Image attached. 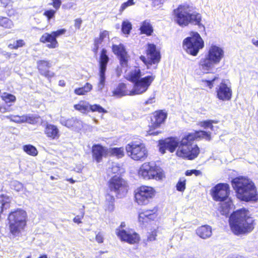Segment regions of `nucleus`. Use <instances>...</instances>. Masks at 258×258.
<instances>
[{
  "mask_svg": "<svg viewBox=\"0 0 258 258\" xmlns=\"http://www.w3.org/2000/svg\"><path fill=\"white\" fill-rule=\"evenodd\" d=\"M90 110L92 112H97L99 113H106L107 110L98 104L90 105Z\"/></svg>",
  "mask_w": 258,
  "mask_h": 258,
  "instance_id": "nucleus-40",
  "label": "nucleus"
},
{
  "mask_svg": "<svg viewBox=\"0 0 258 258\" xmlns=\"http://www.w3.org/2000/svg\"><path fill=\"white\" fill-rule=\"evenodd\" d=\"M56 13V11L53 10H49L46 11L44 13V15H45L48 19V20H50V19L52 18Z\"/></svg>",
  "mask_w": 258,
  "mask_h": 258,
  "instance_id": "nucleus-49",
  "label": "nucleus"
},
{
  "mask_svg": "<svg viewBox=\"0 0 258 258\" xmlns=\"http://www.w3.org/2000/svg\"><path fill=\"white\" fill-rule=\"evenodd\" d=\"M157 209L154 208L152 210H147L139 215V221L143 223L147 222L148 220H154L156 217Z\"/></svg>",
  "mask_w": 258,
  "mask_h": 258,
  "instance_id": "nucleus-24",
  "label": "nucleus"
},
{
  "mask_svg": "<svg viewBox=\"0 0 258 258\" xmlns=\"http://www.w3.org/2000/svg\"><path fill=\"white\" fill-rule=\"evenodd\" d=\"M8 111H9V110L6 107L0 105V112L1 113H5Z\"/></svg>",
  "mask_w": 258,
  "mask_h": 258,
  "instance_id": "nucleus-61",
  "label": "nucleus"
},
{
  "mask_svg": "<svg viewBox=\"0 0 258 258\" xmlns=\"http://www.w3.org/2000/svg\"><path fill=\"white\" fill-rule=\"evenodd\" d=\"M110 153L117 158H121L124 156V149L122 147L112 148L110 149Z\"/></svg>",
  "mask_w": 258,
  "mask_h": 258,
  "instance_id": "nucleus-38",
  "label": "nucleus"
},
{
  "mask_svg": "<svg viewBox=\"0 0 258 258\" xmlns=\"http://www.w3.org/2000/svg\"><path fill=\"white\" fill-rule=\"evenodd\" d=\"M114 201L115 199L113 196L109 193L105 195V199L104 203V208L105 211L112 212L114 210Z\"/></svg>",
  "mask_w": 258,
  "mask_h": 258,
  "instance_id": "nucleus-30",
  "label": "nucleus"
},
{
  "mask_svg": "<svg viewBox=\"0 0 258 258\" xmlns=\"http://www.w3.org/2000/svg\"><path fill=\"white\" fill-rule=\"evenodd\" d=\"M185 177L180 178L176 185V189L179 191H183L185 189Z\"/></svg>",
  "mask_w": 258,
  "mask_h": 258,
  "instance_id": "nucleus-41",
  "label": "nucleus"
},
{
  "mask_svg": "<svg viewBox=\"0 0 258 258\" xmlns=\"http://www.w3.org/2000/svg\"><path fill=\"white\" fill-rule=\"evenodd\" d=\"M21 123H29L30 124H34L36 122V118L32 114H25L20 116Z\"/></svg>",
  "mask_w": 258,
  "mask_h": 258,
  "instance_id": "nucleus-36",
  "label": "nucleus"
},
{
  "mask_svg": "<svg viewBox=\"0 0 258 258\" xmlns=\"http://www.w3.org/2000/svg\"><path fill=\"white\" fill-rule=\"evenodd\" d=\"M108 32L107 31H103L100 33L99 37H100V39L104 40L105 38L108 37Z\"/></svg>",
  "mask_w": 258,
  "mask_h": 258,
  "instance_id": "nucleus-53",
  "label": "nucleus"
},
{
  "mask_svg": "<svg viewBox=\"0 0 258 258\" xmlns=\"http://www.w3.org/2000/svg\"><path fill=\"white\" fill-rule=\"evenodd\" d=\"M113 95L117 97H120L126 95H132L131 90L128 91L126 89L125 84L120 83L116 88L113 91Z\"/></svg>",
  "mask_w": 258,
  "mask_h": 258,
  "instance_id": "nucleus-28",
  "label": "nucleus"
},
{
  "mask_svg": "<svg viewBox=\"0 0 258 258\" xmlns=\"http://www.w3.org/2000/svg\"><path fill=\"white\" fill-rule=\"evenodd\" d=\"M37 68L41 75L44 76L47 78L53 77L54 74L49 71L51 67V63L49 61L42 60L37 62Z\"/></svg>",
  "mask_w": 258,
  "mask_h": 258,
  "instance_id": "nucleus-19",
  "label": "nucleus"
},
{
  "mask_svg": "<svg viewBox=\"0 0 258 258\" xmlns=\"http://www.w3.org/2000/svg\"><path fill=\"white\" fill-rule=\"evenodd\" d=\"M196 233L201 238L206 239L212 235V228L209 225H203L197 229Z\"/></svg>",
  "mask_w": 258,
  "mask_h": 258,
  "instance_id": "nucleus-26",
  "label": "nucleus"
},
{
  "mask_svg": "<svg viewBox=\"0 0 258 258\" xmlns=\"http://www.w3.org/2000/svg\"><path fill=\"white\" fill-rule=\"evenodd\" d=\"M175 21L180 26H186L189 23L198 25L200 28H205L201 23L202 17L200 14L193 12L187 6L180 5L173 11Z\"/></svg>",
  "mask_w": 258,
  "mask_h": 258,
  "instance_id": "nucleus-4",
  "label": "nucleus"
},
{
  "mask_svg": "<svg viewBox=\"0 0 258 258\" xmlns=\"http://www.w3.org/2000/svg\"><path fill=\"white\" fill-rule=\"evenodd\" d=\"M120 170V167L117 163H113L112 165V167L109 168L108 172H111L113 173H118Z\"/></svg>",
  "mask_w": 258,
  "mask_h": 258,
  "instance_id": "nucleus-47",
  "label": "nucleus"
},
{
  "mask_svg": "<svg viewBox=\"0 0 258 258\" xmlns=\"http://www.w3.org/2000/svg\"><path fill=\"white\" fill-rule=\"evenodd\" d=\"M115 233L121 241L126 242L131 244L138 243L140 240V236L138 233L133 229H116Z\"/></svg>",
  "mask_w": 258,
  "mask_h": 258,
  "instance_id": "nucleus-14",
  "label": "nucleus"
},
{
  "mask_svg": "<svg viewBox=\"0 0 258 258\" xmlns=\"http://www.w3.org/2000/svg\"><path fill=\"white\" fill-rule=\"evenodd\" d=\"M109 57L107 55V50L102 49L99 59V80L98 84V90L102 91L105 85V72L107 64L109 61Z\"/></svg>",
  "mask_w": 258,
  "mask_h": 258,
  "instance_id": "nucleus-13",
  "label": "nucleus"
},
{
  "mask_svg": "<svg viewBox=\"0 0 258 258\" xmlns=\"http://www.w3.org/2000/svg\"><path fill=\"white\" fill-rule=\"evenodd\" d=\"M138 175L140 178L145 180H160L164 177L163 170L153 162L143 163L138 170Z\"/></svg>",
  "mask_w": 258,
  "mask_h": 258,
  "instance_id": "nucleus-6",
  "label": "nucleus"
},
{
  "mask_svg": "<svg viewBox=\"0 0 258 258\" xmlns=\"http://www.w3.org/2000/svg\"><path fill=\"white\" fill-rule=\"evenodd\" d=\"M194 141L188 135L179 141L177 138L171 137L160 142V152L164 154L167 150L173 153L177 148L176 155L183 158L192 160L199 155V148L193 143Z\"/></svg>",
  "mask_w": 258,
  "mask_h": 258,
  "instance_id": "nucleus-1",
  "label": "nucleus"
},
{
  "mask_svg": "<svg viewBox=\"0 0 258 258\" xmlns=\"http://www.w3.org/2000/svg\"><path fill=\"white\" fill-rule=\"evenodd\" d=\"M84 216V212L83 211L81 212V215H78L76 216L74 219L73 221L77 224H80L82 223L81 219H83Z\"/></svg>",
  "mask_w": 258,
  "mask_h": 258,
  "instance_id": "nucleus-50",
  "label": "nucleus"
},
{
  "mask_svg": "<svg viewBox=\"0 0 258 258\" xmlns=\"http://www.w3.org/2000/svg\"><path fill=\"white\" fill-rule=\"evenodd\" d=\"M15 43H16V45H15V46H14L15 48H18L19 47H21L24 44V42H23V41L22 40H17L15 42Z\"/></svg>",
  "mask_w": 258,
  "mask_h": 258,
  "instance_id": "nucleus-58",
  "label": "nucleus"
},
{
  "mask_svg": "<svg viewBox=\"0 0 258 258\" xmlns=\"http://www.w3.org/2000/svg\"><path fill=\"white\" fill-rule=\"evenodd\" d=\"M192 174H195L196 176H199L202 175V172L200 170L196 169L187 170L185 172V175L186 176H190Z\"/></svg>",
  "mask_w": 258,
  "mask_h": 258,
  "instance_id": "nucleus-48",
  "label": "nucleus"
},
{
  "mask_svg": "<svg viewBox=\"0 0 258 258\" xmlns=\"http://www.w3.org/2000/svg\"><path fill=\"white\" fill-rule=\"evenodd\" d=\"M165 0H153V4L155 6H158L162 4Z\"/></svg>",
  "mask_w": 258,
  "mask_h": 258,
  "instance_id": "nucleus-59",
  "label": "nucleus"
},
{
  "mask_svg": "<svg viewBox=\"0 0 258 258\" xmlns=\"http://www.w3.org/2000/svg\"><path fill=\"white\" fill-rule=\"evenodd\" d=\"M90 105L88 102L81 101L78 104L75 105L74 108L82 113H85L90 110Z\"/></svg>",
  "mask_w": 258,
  "mask_h": 258,
  "instance_id": "nucleus-33",
  "label": "nucleus"
},
{
  "mask_svg": "<svg viewBox=\"0 0 258 258\" xmlns=\"http://www.w3.org/2000/svg\"><path fill=\"white\" fill-rule=\"evenodd\" d=\"M211 194L216 201L226 202L222 203L220 207V213L222 215L227 216L230 213L231 201L228 199L229 186L227 183H219L211 189Z\"/></svg>",
  "mask_w": 258,
  "mask_h": 258,
  "instance_id": "nucleus-5",
  "label": "nucleus"
},
{
  "mask_svg": "<svg viewBox=\"0 0 258 258\" xmlns=\"http://www.w3.org/2000/svg\"><path fill=\"white\" fill-rule=\"evenodd\" d=\"M135 4L134 0H128L127 2L123 3L120 9V11H123L128 7L134 5Z\"/></svg>",
  "mask_w": 258,
  "mask_h": 258,
  "instance_id": "nucleus-45",
  "label": "nucleus"
},
{
  "mask_svg": "<svg viewBox=\"0 0 258 258\" xmlns=\"http://www.w3.org/2000/svg\"><path fill=\"white\" fill-rule=\"evenodd\" d=\"M217 122L218 121L216 120H208L201 122L200 123V125L201 126L205 128L209 127L212 130H213L214 127L213 125H212L213 123H217Z\"/></svg>",
  "mask_w": 258,
  "mask_h": 258,
  "instance_id": "nucleus-43",
  "label": "nucleus"
},
{
  "mask_svg": "<svg viewBox=\"0 0 258 258\" xmlns=\"http://www.w3.org/2000/svg\"><path fill=\"white\" fill-rule=\"evenodd\" d=\"M232 186L239 200L245 201H256L258 196L253 182L249 178L240 176L234 178L231 181Z\"/></svg>",
  "mask_w": 258,
  "mask_h": 258,
  "instance_id": "nucleus-3",
  "label": "nucleus"
},
{
  "mask_svg": "<svg viewBox=\"0 0 258 258\" xmlns=\"http://www.w3.org/2000/svg\"><path fill=\"white\" fill-rule=\"evenodd\" d=\"M96 240L97 241V242L99 243H101L103 242L104 237L102 233L99 232L98 234H96Z\"/></svg>",
  "mask_w": 258,
  "mask_h": 258,
  "instance_id": "nucleus-52",
  "label": "nucleus"
},
{
  "mask_svg": "<svg viewBox=\"0 0 258 258\" xmlns=\"http://www.w3.org/2000/svg\"><path fill=\"white\" fill-rule=\"evenodd\" d=\"M148 60L145 56H141L140 59L147 65L159 62L160 59V52L156 49V45L153 44H148L147 49Z\"/></svg>",
  "mask_w": 258,
  "mask_h": 258,
  "instance_id": "nucleus-16",
  "label": "nucleus"
},
{
  "mask_svg": "<svg viewBox=\"0 0 258 258\" xmlns=\"http://www.w3.org/2000/svg\"><path fill=\"white\" fill-rule=\"evenodd\" d=\"M103 40L101 39H100V37H99V38H96L95 39V41H94V43H96L97 44H100L103 41Z\"/></svg>",
  "mask_w": 258,
  "mask_h": 258,
  "instance_id": "nucleus-62",
  "label": "nucleus"
},
{
  "mask_svg": "<svg viewBox=\"0 0 258 258\" xmlns=\"http://www.w3.org/2000/svg\"><path fill=\"white\" fill-rule=\"evenodd\" d=\"M216 93L217 98L220 100L227 101L231 100L232 91L230 83L223 80L217 87Z\"/></svg>",
  "mask_w": 258,
  "mask_h": 258,
  "instance_id": "nucleus-15",
  "label": "nucleus"
},
{
  "mask_svg": "<svg viewBox=\"0 0 258 258\" xmlns=\"http://www.w3.org/2000/svg\"><path fill=\"white\" fill-rule=\"evenodd\" d=\"M110 190L115 193L119 198H121L127 191L126 182L120 177L114 176L108 183Z\"/></svg>",
  "mask_w": 258,
  "mask_h": 258,
  "instance_id": "nucleus-11",
  "label": "nucleus"
},
{
  "mask_svg": "<svg viewBox=\"0 0 258 258\" xmlns=\"http://www.w3.org/2000/svg\"><path fill=\"white\" fill-rule=\"evenodd\" d=\"M0 26L6 28L11 29L14 27V23L8 18L0 17Z\"/></svg>",
  "mask_w": 258,
  "mask_h": 258,
  "instance_id": "nucleus-37",
  "label": "nucleus"
},
{
  "mask_svg": "<svg viewBox=\"0 0 258 258\" xmlns=\"http://www.w3.org/2000/svg\"><path fill=\"white\" fill-rule=\"evenodd\" d=\"M52 6L54 8H55L56 10H58L61 4V0H52Z\"/></svg>",
  "mask_w": 258,
  "mask_h": 258,
  "instance_id": "nucleus-51",
  "label": "nucleus"
},
{
  "mask_svg": "<svg viewBox=\"0 0 258 258\" xmlns=\"http://www.w3.org/2000/svg\"><path fill=\"white\" fill-rule=\"evenodd\" d=\"M1 98L6 103H14L16 100L15 96L8 93H4L1 95Z\"/></svg>",
  "mask_w": 258,
  "mask_h": 258,
  "instance_id": "nucleus-39",
  "label": "nucleus"
},
{
  "mask_svg": "<svg viewBox=\"0 0 258 258\" xmlns=\"http://www.w3.org/2000/svg\"><path fill=\"white\" fill-rule=\"evenodd\" d=\"M82 22V21L80 19H76L75 22V27L76 28L79 29L81 27Z\"/></svg>",
  "mask_w": 258,
  "mask_h": 258,
  "instance_id": "nucleus-56",
  "label": "nucleus"
},
{
  "mask_svg": "<svg viewBox=\"0 0 258 258\" xmlns=\"http://www.w3.org/2000/svg\"><path fill=\"white\" fill-rule=\"evenodd\" d=\"M99 47V44H97L96 43H94V47L93 49V51H94V52L97 53Z\"/></svg>",
  "mask_w": 258,
  "mask_h": 258,
  "instance_id": "nucleus-63",
  "label": "nucleus"
},
{
  "mask_svg": "<svg viewBox=\"0 0 258 258\" xmlns=\"http://www.w3.org/2000/svg\"><path fill=\"white\" fill-rule=\"evenodd\" d=\"M59 132L57 126L51 124H47L44 130V133L46 136L52 140L58 139L59 137Z\"/></svg>",
  "mask_w": 258,
  "mask_h": 258,
  "instance_id": "nucleus-25",
  "label": "nucleus"
},
{
  "mask_svg": "<svg viewBox=\"0 0 258 258\" xmlns=\"http://www.w3.org/2000/svg\"><path fill=\"white\" fill-rule=\"evenodd\" d=\"M92 89V85L87 83L84 87L76 89L74 92L78 95H83L89 92Z\"/></svg>",
  "mask_w": 258,
  "mask_h": 258,
  "instance_id": "nucleus-34",
  "label": "nucleus"
},
{
  "mask_svg": "<svg viewBox=\"0 0 258 258\" xmlns=\"http://www.w3.org/2000/svg\"><path fill=\"white\" fill-rule=\"evenodd\" d=\"M40 41L44 43H48L47 47L49 48H55L58 46V42L51 33H44L40 37Z\"/></svg>",
  "mask_w": 258,
  "mask_h": 258,
  "instance_id": "nucleus-23",
  "label": "nucleus"
},
{
  "mask_svg": "<svg viewBox=\"0 0 258 258\" xmlns=\"http://www.w3.org/2000/svg\"><path fill=\"white\" fill-rule=\"evenodd\" d=\"M6 117L12 122L21 123L20 116L10 115L7 116Z\"/></svg>",
  "mask_w": 258,
  "mask_h": 258,
  "instance_id": "nucleus-46",
  "label": "nucleus"
},
{
  "mask_svg": "<svg viewBox=\"0 0 258 258\" xmlns=\"http://www.w3.org/2000/svg\"><path fill=\"white\" fill-rule=\"evenodd\" d=\"M155 192L151 186H141L135 191V201L139 205H147L155 196Z\"/></svg>",
  "mask_w": 258,
  "mask_h": 258,
  "instance_id": "nucleus-10",
  "label": "nucleus"
},
{
  "mask_svg": "<svg viewBox=\"0 0 258 258\" xmlns=\"http://www.w3.org/2000/svg\"><path fill=\"white\" fill-rule=\"evenodd\" d=\"M125 150L127 155L135 161H143L148 156V151L144 144L131 142L126 145Z\"/></svg>",
  "mask_w": 258,
  "mask_h": 258,
  "instance_id": "nucleus-9",
  "label": "nucleus"
},
{
  "mask_svg": "<svg viewBox=\"0 0 258 258\" xmlns=\"http://www.w3.org/2000/svg\"><path fill=\"white\" fill-rule=\"evenodd\" d=\"M166 117L167 114L163 111H155L151 118L152 126L154 128L158 127L165 121Z\"/></svg>",
  "mask_w": 258,
  "mask_h": 258,
  "instance_id": "nucleus-20",
  "label": "nucleus"
},
{
  "mask_svg": "<svg viewBox=\"0 0 258 258\" xmlns=\"http://www.w3.org/2000/svg\"><path fill=\"white\" fill-rule=\"evenodd\" d=\"M187 135L193 141L195 140H200L201 139H205L206 140L209 141L211 139L210 134L203 131H199L195 133H189Z\"/></svg>",
  "mask_w": 258,
  "mask_h": 258,
  "instance_id": "nucleus-31",
  "label": "nucleus"
},
{
  "mask_svg": "<svg viewBox=\"0 0 258 258\" xmlns=\"http://www.w3.org/2000/svg\"><path fill=\"white\" fill-rule=\"evenodd\" d=\"M156 232L153 231L148 237V240L149 241H152L155 240L156 239Z\"/></svg>",
  "mask_w": 258,
  "mask_h": 258,
  "instance_id": "nucleus-54",
  "label": "nucleus"
},
{
  "mask_svg": "<svg viewBox=\"0 0 258 258\" xmlns=\"http://www.w3.org/2000/svg\"><path fill=\"white\" fill-rule=\"evenodd\" d=\"M126 78L133 83L141 79L142 74L139 68L134 67L126 72Z\"/></svg>",
  "mask_w": 258,
  "mask_h": 258,
  "instance_id": "nucleus-22",
  "label": "nucleus"
},
{
  "mask_svg": "<svg viewBox=\"0 0 258 258\" xmlns=\"http://www.w3.org/2000/svg\"><path fill=\"white\" fill-rule=\"evenodd\" d=\"M107 152V149L99 144L94 145L92 147L93 157L98 163L101 161L102 157Z\"/></svg>",
  "mask_w": 258,
  "mask_h": 258,
  "instance_id": "nucleus-21",
  "label": "nucleus"
},
{
  "mask_svg": "<svg viewBox=\"0 0 258 258\" xmlns=\"http://www.w3.org/2000/svg\"><path fill=\"white\" fill-rule=\"evenodd\" d=\"M207 55L215 63H218L224 57V52L222 48L212 45L209 49Z\"/></svg>",
  "mask_w": 258,
  "mask_h": 258,
  "instance_id": "nucleus-17",
  "label": "nucleus"
},
{
  "mask_svg": "<svg viewBox=\"0 0 258 258\" xmlns=\"http://www.w3.org/2000/svg\"><path fill=\"white\" fill-rule=\"evenodd\" d=\"M155 79V76L150 75L143 77L134 83V87L131 90L133 95H140L147 91Z\"/></svg>",
  "mask_w": 258,
  "mask_h": 258,
  "instance_id": "nucleus-12",
  "label": "nucleus"
},
{
  "mask_svg": "<svg viewBox=\"0 0 258 258\" xmlns=\"http://www.w3.org/2000/svg\"><path fill=\"white\" fill-rule=\"evenodd\" d=\"M140 29L142 33L146 34L148 36L151 35L153 31L152 26L148 20H145L142 22Z\"/></svg>",
  "mask_w": 258,
  "mask_h": 258,
  "instance_id": "nucleus-32",
  "label": "nucleus"
},
{
  "mask_svg": "<svg viewBox=\"0 0 258 258\" xmlns=\"http://www.w3.org/2000/svg\"><path fill=\"white\" fill-rule=\"evenodd\" d=\"M26 213L22 210L11 212L9 216L11 232L18 235L26 225Z\"/></svg>",
  "mask_w": 258,
  "mask_h": 258,
  "instance_id": "nucleus-8",
  "label": "nucleus"
},
{
  "mask_svg": "<svg viewBox=\"0 0 258 258\" xmlns=\"http://www.w3.org/2000/svg\"><path fill=\"white\" fill-rule=\"evenodd\" d=\"M215 64L208 55L205 58L201 59L200 62V68L204 73H208L212 70Z\"/></svg>",
  "mask_w": 258,
  "mask_h": 258,
  "instance_id": "nucleus-27",
  "label": "nucleus"
},
{
  "mask_svg": "<svg viewBox=\"0 0 258 258\" xmlns=\"http://www.w3.org/2000/svg\"><path fill=\"white\" fill-rule=\"evenodd\" d=\"M182 46L187 53L196 56L199 50L204 47V42L198 32H191L190 36L184 39Z\"/></svg>",
  "mask_w": 258,
  "mask_h": 258,
  "instance_id": "nucleus-7",
  "label": "nucleus"
},
{
  "mask_svg": "<svg viewBox=\"0 0 258 258\" xmlns=\"http://www.w3.org/2000/svg\"><path fill=\"white\" fill-rule=\"evenodd\" d=\"M112 49L113 53L119 57L121 66H126L127 54L124 45L122 44L119 45L113 44L112 46Z\"/></svg>",
  "mask_w": 258,
  "mask_h": 258,
  "instance_id": "nucleus-18",
  "label": "nucleus"
},
{
  "mask_svg": "<svg viewBox=\"0 0 258 258\" xmlns=\"http://www.w3.org/2000/svg\"><path fill=\"white\" fill-rule=\"evenodd\" d=\"M154 100V97L150 98L148 100L146 101L145 102V104H152L153 102H155Z\"/></svg>",
  "mask_w": 258,
  "mask_h": 258,
  "instance_id": "nucleus-60",
  "label": "nucleus"
},
{
  "mask_svg": "<svg viewBox=\"0 0 258 258\" xmlns=\"http://www.w3.org/2000/svg\"><path fill=\"white\" fill-rule=\"evenodd\" d=\"M99 47V44H97L96 43H94V47L93 49V51H94V52L97 53Z\"/></svg>",
  "mask_w": 258,
  "mask_h": 258,
  "instance_id": "nucleus-64",
  "label": "nucleus"
},
{
  "mask_svg": "<svg viewBox=\"0 0 258 258\" xmlns=\"http://www.w3.org/2000/svg\"><path fill=\"white\" fill-rule=\"evenodd\" d=\"M254 220L246 209H240L230 216L229 223L232 232L236 235L251 232L254 228Z\"/></svg>",
  "mask_w": 258,
  "mask_h": 258,
  "instance_id": "nucleus-2",
  "label": "nucleus"
},
{
  "mask_svg": "<svg viewBox=\"0 0 258 258\" xmlns=\"http://www.w3.org/2000/svg\"><path fill=\"white\" fill-rule=\"evenodd\" d=\"M121 30L124 34H128L132 29V24L128 21H124L122 23Z\"/></svg>",
  "mask_w": 258,
  "mask_h": 258,
  "instance_id": "nucleus-42",
  "label": "nucleus"
},
{
  "mask_svg": "<svg viewBox=\"0 0 258 258\" xmlns=\"http://www.w3.org/2000/svg\"><path fill=\"white\" fill-rule=\"evenodd\" d=\"M216 77H215L212 80H208L205 81V82L206 85L209 87V88L211 89L213 87V82L216 80Z\"/></svg>",
  "mask_w": 258,
  "mask_h": 258,
  "instance_id": "nucleus-55",
  "label": "nucleus"
},
{
  "mask_svg": "<svg viewBox=\"0 0 258 258\" xmlns=\"http://www.w3.org/2000/svg\"><path fill=\"white\" fill-rule=\"evenodd\" d=\"M23 149L27 154L35 156L38 154V151L36 148L31 145H26L23 146Z\"/></svg>",
  "mask_w": 258,
  "mask_h": 258,
  "instance_id": "nucleus-35",
  "label": "nucleus"
},
{
  "mask_svg": "<svg viewBox=\"0 0 258 258\" xmlns=\"http://www.w3.org/2000/svg\"><path fill=\"white\" fill-rule=\"evenodd\" d=\"M14 184H15L16 185V188L15 189L17 190V191H19L23 187V185L22 184L20 183L19 182H18V181H14Z\"/></svg>",
  "mask_w": 258,
  "mask_h": 258,
  "instance_id": "nucleus-57",
  "label": "nucleus"
},
{
  "mask_svg": "<svg viewBox=\"0 0 258 258\" xmlns=\"http://www.w3.org/2000/svg\"><path fill=\"white\" fill-rule=\"evenodd\" d=\"M66 32V30L65 29H61L55 31H53L51 33L52 34V36H53V37L56 39V38L63 35Z\"/></svg>",
  "mask_w": 258,
  "mask_h": 258,
  "instance_id": "nucleus-44",
  "label": "nucleus"
},
{
  "mask_svg": "<svg viewBox=\"0 0 258 258\" xmlns=\"http://www.w3.org/2000/svg\"><path fill=\"white\" fill-rule=\"evenodd\" d=\"M62 125L68 127H74L76 129H80L82 127V122L75 118H72L65 120H61Z\"/></svg>",
  "mask_w": 258,
  "mask_h": 258,
  "instance_id": "nucleus-29",
  "label": "nucleus"
}]
</instances>
